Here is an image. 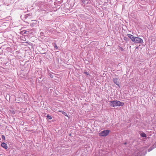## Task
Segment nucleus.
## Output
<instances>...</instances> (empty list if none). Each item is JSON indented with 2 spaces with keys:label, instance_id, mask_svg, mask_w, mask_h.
<instances>
[{
  "label": "nucleus",
  "instance_id": "nucleus-1",
  "mask_svg": "<svg viewBox=\"0 0 156 156\" xmlns=\"http://www.w3.org/2000/svg\"><path fill=\"white\" fill-rule=\"evenodd\" d=\"M110 106L111 107H114L116 106H122L124 105V103L118 101H110Z\"/></svg>",
  "mask_w": 156,
  "mask_h": 156
},
{
  "label": "nucleus",
  "instance_id": "nucleus-2",
  "mask_svg": "<svg viewBox=\"0 0 156 156\" xmlns=\"http://www.w3.org/2000/svg\"><path fill=\"white\" fill-rule=\"evenodd\" d=\"M110 132V131L108 129L104 130L99 133V136L100 137L106 136L108 135Z\"/></svg>",
  "mask_w": 156,
  "mask_h": 156
},
{
  "label": "nucleus",
  "instance_id": "nucleus-3",
  "mask_svg": "<svg viewBox=\"0 0 156 156\" xmlns=\"http://www.w3.org/2000/svg\"><path fill=\"white\" fill-rule=\"evenodd\" d=\"M132 41L136 43H143V40L142 39L139 37H135L133 40H132Z\"/></svg>",
  "mask_w": 156,
  "mask_h": 156
},
{
  "label": "nucleus",
  "instance_id": "nucleus-4",
  "mask_svg": "<svg viewBox=\"0 0 156 156\" xmlns=\"http://www.w3.org/2000/svg\"><path fill=\"white\" fill-rule=\"evenodd\" d=\"M113 81L119 87V83L118 82V79L117 78H113Z\"/></svg>",
  "mask_w": 156,
  "mask_h": 156
},
{
  "label": "nucleus",
  "instance_id": "nucleus-5",
  "mask_svg": "<svg viewBox=\"0 0 156 156\" xmlns=\"http://www.w3.org/2000/svg\"><path fill=\"white\" fill-rule=\"evenodd\" d=\"M1 146L5 149H7L8 148V147L7 145L6 144L4 143H2L1 144Z\"/></svg>",
  "mask_w": 156,
  "mask_h": 156
},
{
  "label": "nucleus",
  "instance_id": "nucleus-6",
  "mask_svg": "<svg viewBox=\"0 0 156 156\" xmlns=\"http://www.w3.org/2000/svg\"><path fill=\"white\" fill-rule=\"evenodd\" d=\"M127 36L132 41V40H133L134 37L132 35L130 34H128Z\"/></svg>",
  "mask_w": 156,
  "mask_h": 156
},
{
  "label": "nucleus",
  "instance_id": "nucleus-7",
  "mask_svg": "<svg viewBox=\"0 0 156 156\" xmlns=\"http://www.w3.org/2000/svg\"><path fill=\"white\" fill-rule=\"evenodd\" d=\"M140 136L141 137H146L147 136L146 134L144 133H142L140 134Z\"/></svg>",
  "mask_w": 156,
  "mask_h": 156
},
{
  "label": "nucleus",
  "instance_id": "nucleus-8",
  "mask_svg": "<svg viewBox=\"0 0 156 156\" xmlns=\"http://www.w3.org/2000/svg\"><path fill=\"white\" fill-rule=\"evenodd\" d=\"M88 0H81L82 2L85 5L87 4H88V2H86Z\"/></svg>",
  "mask_w": 156,
  "mask_h": 156
},
{
  "label": "nucleus",
  "instance_id": "nucleus-9",
  "mask_svg": "<svg viewBox=\"0 0 156 156\" xmlns=\"http://www.w3.org/2000/svg\"><path fill=\"white\" fill-rule=\"evenodd\" d=\"M62 114H63L64 115H65V116H67V117H68V115L65 112H62Z\"/></svg>",
  "mask_w": 156,
  "mask_h": 156
},
{
  "label": "nucleus",
  "instance_id": "nucleus-10",
  "mask_svg": "<svg viewBox=\"0 0 156 156\" xmlns=\"http://www.w3.org/2000/svg\"><path fill=\"white\" fill-rule=\"evenodd\" d=\"M27 31L26 30H24L22 31L21 32V34H26V33Z\"/></svg>",
  "mask_w": 156,
  "mask_h": 156
},
{
  "label": "nucleus",
  "instance_id": "nucleus-11",
  "mask_svg": "<svg viewBox=\"0 0 156 156\" xmlns=\"http://www.w3.org/2000/svg\"><path fill=\"white\" fill-rule=\"evenodd\" d=\"M47 117L48 119H52V118L51 117V116H49V115H47Z\"/></svg>",
  "mask_w": 156,
  "mask_h": 156
},
{
  "label": "nucleus",
  "instance_id": "nucleus-12",
  "mask_svg": "<svg viewBox=\"0 0 156 156\" xmlns=\"http://www.w3.org/2000/svg\"><path fill=\"white\" fill-rule=\"evenodd\" d=\"M2 139L5 140V136L3 135H2Z\"/></svg>",
  "mask_w": 156,
  "mask_h": 156
},
{
  "label": "nucleus",
  "instance_id": "nucleus-13",
  "mask_svg": "<svg viewBox=\"0 0 156 156\" xmlns=\"http://www.w3.org/2000/svg\"><path fill=\"white\" fill-rule=\"evenodd\" d=\"M54 47H55V48H56L57 49L58 48V47L57 46V45H56V43L55 44V46H54Z\"/></svg>",
  "mask_w": 156,
  "mask_h": 156
},
{
  "label": "nucleus",
  "instance_id": "nucleus-14",
  "mask_svg": "<svg viewBox=\"0 0 156 156\" xmlns=\"http://www.w3.org/2000/svg\"><path fill=\"white\" fill-rule=\"evenodd\" d=\"M84 73L87 75H89V73L87 72H85Z\"/></svg>",
  "mask_w": 156,
  "mask_h": 156
},
{
  "label": "nucleus",
  "instance_id": "nucleus-15",
  "mask_svg": "<svg viewBox=\"0 0 156 156\" xmlns=\"http://www.w3.org/2000/svg\"><path fill=\"white\" fill-rule=\"evenodd\" d=\"M119 49L122 51H123L124 50L121 47H119Z\"/></svg>",
  "mask_w": 156,
  "mask_h": 156
},
{
  "label": "nucleus",
  "instance_id": "nucleus-16",
  "mask_svg": "<svg viewBox=\"0 0 156 156\" xmlns=\"http://www.w3.org/2000/svg\"><path fill=\"white\" fill-rule=\"evenodd\" d=\"M58 112H61L62 113V112H63L62 111H59Z\"/></svg>",
  "mask_w": 156,
  "mask_h": 156
},
{
  "label": "nucleus",
  "instance_id": "nucleus-17",
  "mask_svg": "<svg viewBox=\"0 0 156 156\" xmlns=\"http://www.w3.org/2000/svg\"><path fill=\"white\" fill-rule=\"evenodd\" d=\"M125 38H126V37H124V40H125Z\"/></svg>",
  "mask_w": 156,
  "mask_h": 156
},
{
  "label": "nucleus",
  "instance_id": "nucleus-18",
  "mask_svg": "<svg viewBox=\"0 0 156 156\" xmlns=\"http://www.w3.org/2000/svg\"><path fill=\"white\" fill-rule=\"evenodd\" d=\"M126 144V143H125V144Z\"/></svg>",
  "mask_w": 156,
  "mask_h": 156
}]
</instances>
